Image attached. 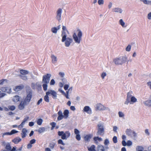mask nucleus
<instances>
[{
  "label": "nucleus",
  "instance_id": "nucleus-1",
  "mask_svg": "<svg viewBox=\"0 0 151 151\" xmlns=\"http://www.w3.org/2000/svg\"><path fill=\"white\" fill-rule=\"evenodd\" d=\"M32 94L31 91H29L27 93L26 98L21 101L18 105V107L19 109L22 110L24 109L25 106L29 104L32 98Z\"/></svg>",
  "mask_w": 151,
  "mask_h": 151
},
{
  "label": "nucleus",
  "instance_id": "nucleus-2",
  "mask_svg": "<svg viewBox=\"0 0 151 151\" xmlns=\"http://www.w3.org/2000/svg\"><path fill=\"white\" fill-rule=\"evenodd\" d=\"M76 32L77 35L76 33H74L73 35V37L75 42L76 43L79 44L81 40L82 33L81 30L79 29H77Z\"/></svg>",
  "mask_w": 151,
  "mask_h": 151
},
{
  "label": "nucleus",
  "instance_id": "nucleus-3",
  "mask_svg": "<svg viewBox=\"0 0 151 151\" xmlns=\"http://www.w3.org/2000/svg\"><path fill=\"white\" fill-rule=\"evenodd\" d=\"M63 115L62 111L59 110L58 112V116L57 118V120L60 121L62 120L63 118L65 119H67L69 116V111L67 109L65 110L63 112Z\"/></svg>",
  "mask_w": 151,
  "mask_h": 151
},
{
  "label": "nucleus",
  "instance_id": "nucleus-4",
  "mask_svg": "<svg viewBox=\"0 0 151 151\" xmlns=\"http://www.w3.org/2000/svg\"><path fill=\"white\" fill-rule=\"evenodd\" d=\"M58 134L59 136H61V138L63 139H65L69 137L70 135L69 131H66L64 133L63 131H58Z\"/></svg>",
  "mask_w": 151,
  "mask_h": 151
},
{
  "label": "nucleus",
  "instance_id": "nucleus-5",
  "mask_svg": "<svg viewBox=\"0 0 151 151\" xmlns=\"http://www.w3.org/2000/svg\"><path fill=\"white\" fill-rule=\"evenodd\" d=\"M98 129L97 133L98 135L103 136L104 134V130L103 126L101 124L98 125Z\"/></svg>",
  "mask_w": 151,
  "mask_h": 151
},
{
  "label": "nucleus",
  "instance_id": "nucleus-6",
  "mask_svg": "<svg viewBox=\"0 0 151 151\" xmlns=\"http://www.w3.org/2000/svg\"><path fill=\"white\" fill-rule=\"evenodd\" d=\"M51 76V74H47L46 75H44L42 77V82L44 83H48Z\"/></svg>",
  "mask_w": 151,
  "mask_h": 151
},
{
  "label": "nucleus",
  "instance_id": "nucleus-7",
  "mask_svg": "<svg viewBox=\"0 0 151 151\" xmlns=\"http://www.w3.org/2000/svg\"><path fill=\"white\" fill-rule=\"evenodd\" d=\"M132 91H130L127 93L126 100L124 103L125 104L127 105L129 103L131 104L130 102V99L132 97Z\"/></svg>",
  "mask_w": 151,
  "mask_h": 151
},
{
  "label": "nucleus",
  "instance_id": "nucleus-8",
  "mask_svg": "<svg viewBox=\"0 0 151 151\" xmlns=\"http://www.w3.org/2000/svg\"><path fill=\"white\" fill-rule=\"evenodd\" d=\"M95 109L96 110H104L106 109V108L101 103H99L96 105Z\"/></svg>",
  "mask_w": 151,
  "mask_h": 151
},
{
  "label": "nucleus",
  "instance_id": "nucleus-9",
  "mask_svg": "<svg viewBox=\"0 0 151 151\" xmlns=\"http://www.w3.org/2000/svg\"><path fill=\"white\" fill-rule=\"evenodd\" d=\"M0 90L3 92L10 93L11 92V89L9 87H3L0 88Z\"/></svg>",
  "mask_w": 151,
  "mask_h": 151
},
{
  "label": "nucleus",
  "instance_id": "nucleus-10",
  "mask_svg": "<svg viewBox=\"0 0 151 151\" xmlns=\"http://www.w3.org/2000/svg\"><path fill=\"white\" fill-rule=\"evenodd\" d=\"M62 12V9L61 8L59 9L57 12V15L56 17L57 19L59 21H60L61 20Z\"/></svg>",
  "mask_w": 151,
  "mask_h": 151
},
{
  "label": "nucleus",
  "instance_id": "nucleus-11",
  "mask_svg": "<svg viewBox=\"0 0 151 151\" xmlns=\"http://www.w3.org/2000/svg\"><path fill=\"white\" fill-rule=\"evenodd\" d=\"M65 41V45L66 47H69L70 43L72 42L73 40L72 38L69 37L66 38Z\"/></svg>",
  "mask_w": 151,
  "mask_h": 151
},
{
  "label": "nucleus",
  "instance_id": "nucleus-12",
  "mask_svg": "<svg viewBox=\"0 0 151 151\" xmlns=\"http://www.w3.org/2000/svg\"><path fill=\"white\" fill-rule=\"evenodd\" d=\"M24 88V86L23 85H20L19 86H16L13 88V90L15 91L18 92L21 91Z\"/></svg>",
  "mask_w": 151,
  "mask_h": 151
},
{
  "label": "nucleus",
  "instance_id": "nucleus-13",
  "mask_svg": "<svg viewBox=\"0 0 151 151\" xmlns=\"http://www.w3.org/2000/svg\"><path fill=\"white\" fill-rule=\"evenodd\" d=\"M126 134L128 136H131L133 134H134V136L136 135V133L134 131L130 129H127L126 130Z\"/></svg>",
  "mask_w": 151,
  "mask_h": 151
},
{
  "label": "nucleus",
  "instance_id": "nucleus-14",
  "mask_svg": "<svg viewBox=\"0 0 151 151\" xmlns=\"http://www.w3.org/2000/svg\"><path fill=\"white\" fill-rule=\"evenodd\" d=\"M92 136V135L91 134H86L84 136L83 138L86 142H88L90 141V139Z\"/></svg>",
  "mask_w": 151,
  "mask_h": 151
},
{
  "label": "nucleus",
  "instance_id": "nucleus-15",
  "mask_svg": "<svg viewBox=\"0 0 151 151\" xmlns=\"http://www.w3.org/2000/svg\"><path fill=\"white\" fill-rule=\"evenodd\" d=\"M113 61L115 63L116 65H120L122 63V60L119 58H116L113 60Z\"/></svg>",
  "mask_w": 151,
  "mask_h": 151
},
{
  "label": "nucleus",
  "instance_id": "nucleus-16",
  "mask_svg": "<svg viewBox=\"0 0 151 151\" xmlns=\"http://www.w3.org/2000/svg\"><path fill=\"white\" fill-rule=\"evenodd\" d=\"M84 111L86 112L88 114H91V110L89 106H86L84 107L83 109Z\"/></svg>",
  "mask_w": 151,
  "mask_h": 151
},
{
  "label": "nucleus",
  "instance_id": "nucleus-17",
  "mask_svg": "<svg viewBox=\"0 0 151 151\" xmlns=\"http://www.w3.org/2000/svg\"><path fill=\"white\" fill-rule=\"evenodd\" d=\"M27 132V130L26 129L24 128L22 129V132L21 133L22 138H24L26 137Z\"/></svg>",
  "mask_w": 151,
  "mask_h": 151
},
{
  "label": "nucleus",
  "instance_id": "nucleus-18",
  "mask_svg": "<svg viewBox=\"0 0 151 151\" xmlns=\"http://www.w3.org/2000/svg\"><path fill=\"white\" fill-rule=\"evenodd\" d=\"M51 58L52 59V62L55 64L57 63V57L54 55H52L51 56Z\"/></svg>",
  "mask_w": 151,
  "mask_h": 151
},
{
  "label": "nucleus",
  "instance_id": "nucleus-19",
  "mask_svg": "<svg viewBox=\"0 0 151 151\" xmlns=\"http://www.w3.org/2000/svg\"><path fill=\"white\" fill-rule=\"evenodd\" d=\"M20 97L17 95H16L13 97L12 100L15 103H17L19 101Z\"/></svg>",
  "mask_w": 151,
  "mask_h": 151
},
{
  "label": "nucleus",
  "instance_id": "nucleus-20",
  "mask_svg": "<svg viewBox=\"0 0 151 151\" xmlns=\"http://www.w3.org/2000/svg\"><path fill=\"white\" fill-rule=\"evenodd\" d=\"M18 132V131L15 130V129L12 130L10 132H5L3 134V135H11L15 133H17Z\"/></svg>",
  "mask_w": 151,
  "mask_h": 151
},
{
  "label": "nucleus",
  "instance_id": "nucleus-21",
  "mask_svg": "<svg viewBox=\"0 0 151 151\" xmlns=\"http://www.w3.org/2000/svg\"><path fill=\"white\" fill-rule=\"evenodd\" d=\"M21 141V139L19 137H18L15 138L12 140V142L15 144H18L19 142Z\"/></svg>",
  "mask_w": 151,
  "mask_h": 151
},
{
  "label": "nucleus",
  "instance_id": "nucleus-22",
  "mask_svg": "<svg viewBox=\"0 0 151 151\" xmlns=\"http://www.w3.org/2000/svg\"><path fill=\"white\" fill-rule=\"evenodd\" d=\"M46 94V95L44 96V99L46 102H49V99L48 95L50 94L49 91L47 92Z\"/></svg>",
  "mask_w": 151,
  "mask_h": 151
},
{
  "label": "nucleus",
  "instance_id": "nucleus-23",
  "mask_svg": "<svg viewBox=\"0 0 151 151\" xmlns=\"http://www.w3.org/2000/svg\"><path fill=\"white\" fill-rule=\"evenodd\" d=\"M62 35L63 36L62 39V42H63L65 41L66 38V35L64 31H62Z\"/></svg>",
  "mask_w": 151,
  "mask_h": 151
},
{
  "label": "nucleus",
  "instance_id": "nucleus-24",
  "mask_svg": "<svg viewBox=\"0 0 151 151\" xmlns=\"http://www.w3.org/2000/svg\"><path fill=\"white\" fill-rule=\"evenodd\" d=\"M20 73L22 75H25L29 73V72L28 71L23 69L20 70Z\"/></svg>",
  "mask_w": 151,
  "mask_h": 151
},
{
  "label": "nucleus",
  "instance_id": "nucleus-25",
  "mask_svg": "<svg viewBox=\"0 0 151 151\" xmlns=\"http://www.w3.org/2000/svg\"><path fill=\"white\" fill-rule=\"evenodd\" d=\"M49 93L52 96V97L53 99H55L57 97V93L55 91L51 90Z\"/></svg>",
  "mask_w": 151,
  "mask_h": 151
},
{
  "label": "nucleus",
  "instance_id": "nucleus-26",
  "mask_svg": "<svg viewBox=\"0 0 151 151\" xmlns=\"http://www.w3.org/2000/svg\"><path fill=\"white\" fill-rule=\"evenodd\" d=\"M98 151H105V149L104 147L101 145H100L97 147Z\"/></svg>",
  "mask_w": 151,
  "mask_h": 151
},
{
  "label": "nucleus",
  "instance_id": "nucleus-27",
  "mask_svg": "<svg viewBox=\"0 0 151 151\" xmlns=\"http://www.w3.org/2000/svg\"><path fill=\"white\" fill-rule=\"evenodd\" d=\"M145 104L147 106L151 107V100L146 101L144 102Z\"/></svg>",
  "mask_w": 151,
  "mask_h": 151
},
{
  "label": "nucleus",
  "instance_id": "nucleus-28",
  "mask_svg": "<svg viewBox=\"0 0 151 151\" xmlns=\"http://www.w3.org/2000/svg\"><path fill=\"white\" fill-rule=\"evenodd\" d=\"M113 11L115 12H119L121 13L122 11V9L119 8H115L113 9Z\"/></svg>",
  "mask_w": 151,
  "mask_h": 151
},
{
  "label": "nucleus",
  "instance_id": "nucleus-29",
  "mask_svg": "<svg viewBox=\"0 0 151 151\" xmlns=\"http://www.w3.org/2000/svg\"><path fill=\"white\" fill-rule=\"evenodd\" d=\"M45 128L44 127H41L39 128L38 130V132L39 133L43 132L45 131Z\"/></svg>",
  "mask_w": 151,
  "mask_h": 151
},
{
  "label": "nucleus",
  "instance_id": "nucleus-30",
  "mask_svg": "<svg viewBox=\"0 0 151 151\" xmlns=\"http://www.w3.org/2000/svg\"><path fill=\"white\" fill-rule=\"evenodd\" d=\"M95 148V145H93L91 146L90 148L88 149L89 151H96Z\"/></svg>",
  "mask_w": 151,
  "mask_h": 151
},
{
  "label": "nucleus",
  "instance_id": "nucleus-31",
  "mask_svg": "<svg viewBox=\"0 0 151 151\" xmlns=\"http://www.w3.org/2000/svg\"><path fill=\"white\" fill-rule=\"evenodd\" d=\"M6 149L8 151H10L11 149V147L9 143L6 144L5 147Z\"/></svg>",
  "mask_w": 151,
  "mask_h": 151
},
{
  "label": "nucleus",
  "instance_id": "nucleus-32",
  "mask_svg": "<svg viewBox=\"0 0 151 151\" xmlns=\"http://www.w3.org/2000/svg\"><path fill=\"white\" fill-rule=\"evenodd\" d=\"M130 99L131 101L130 102L135 103L137 101V99L134 96H132L130 98Z\"/></svg>",
  "mask_w": 151,
  "mask_h": 151
},
{
  "label": "nucleus",
  "instance_id": "nucleus-33",
  "mask_svg": "<svg viewBox=\"0 0 151 151\" xmlns=\"http://www.w3.org/2000/svg\"><path fill=\"white\" fill-rule=\"evenodd\" d=\"M55 145V142H52L50 143L49 147L51 149H53Z\"/></svg>",
  "mask_w": 151,
  "mask_h": 151
},
{
  "label": "nucleus",
  "instance_id": "nucleus-34",
  "mask_svg": "<svg viewBox=\"0 0 151 151\" xmlns=\"http://www.w3.org/2000/svg\"><path fill=\"white\" fill-rule=\"evenodd\" d=\"M56 124L55 122H52L50 123V125L52 126L51 129L52 130L54 129V127H55Z\"/></svg>",
  "mask_w": 151,
  "mask_h": 151
},
{
  "label": "nucleus",
  "instance_id": "nucleus-35",
  "mask_svg": "<svg viewBox=\"0 0 151 151\" xmlns=\"http://www.w3.org/2000/svg\"><path fill=\"white\" fill-rule=\"evenodd\" d=\"M93 139L95 141H100L102 140V138L101 137H94Z\"/></svg>",
  "mask_w": 151,
  "mask_h": 151
},
{
  "label": "nucleus",
  "instance_id": "nucleus-36",
  "mask_svg": "<svg viewBox=\"0 0 151 151\" xmlns=\"http://www.w3.org/2000/svg\"><path fill=\"white\" fill-rule=\"evenodd\" d=\"M8 107L9 110H10L11 111H14L16 109L15 106L14 105L9 106Z\"/></svg>",
  "mask_w": 151,
  "mask_h": 151
},
{
  "label": "nucleus",
  "instance_id": "nucleus-37",
  "mask_svg": "<svg viewBox=\"0 0 151 151\" xmlns=\"http://www.w3.org/2000/svg\"><path fill=\"white\" fill-rule=\"evenodd\" d=\"M36 86L41 87V86L38 83H36V84H32V88L33 89H35Z\"/></svg>",
  "mask_w": 151,
  "mask_h": 151
},
{
  "label": "nucleus",
  "instance_id": "nucleus-38",
  "mask_svg": "<svg viewBox=\"0 0 151 151\" xmlns=\"http://www.w3.org/2000/svg\"><path fill=\"white\" fill-rule=\"evenodd\" d=\"M47 84L48 83H44V84L42 85V86L43 88V90L45 91H46L47 90Z\"/></svg>",
  "mask_w": 151,
  "mask_h": 151
},
{
  "label": "nucleus",
  "instance_id": "nucleus-39",
  "mask_svg": "<svg viewBox=\"0 0 151 151\" xmlns=\"http://www.w3.org/2000/svg\"><path fill=\"white\" fill-rule=\"evenodd\" d=\"M43 120L41 119H38L37 123L39 125H41L42 123Z\"/></svg>",
  "mask_w": 151,
  "mask_h": 151
},
{
  "label": "nucleus",
  "instance_id": "nucleus-40",
  "mask_svg": "<svg viewBox=\"0 0 151 151\" xmlns=\"http://www.w3.org/2000/svg\"><path fill=\"white\" fill-rule=\"evenodd\" d=\"M58 29L55 27H53L51 29L52 32L54 33H57Z\"/></svg>",
  "mask_w": 151,
  "mask_h": 151
},
{
  "label": "nucleus",
  "instance_id": "nucleus-41",
  "mask_svg": "<svg viewBox=\"0 0 151 151\" xmlns=\"http://www.w3.org/2000/svg\"><path fill=\"white\" fill-rule=\"evenodd\" d=\"M119 23L123 27H124L125 24L124 22L123 21L122 19H120L119 20Z\"/></svg>",
  "mask_w": 151,
  "mask_h": 151
},
{
  "label": "nucleus",
  "instance_id": "nucleus-42",
  "mask_svg": "<svg viewBox=\"0 0 151 151\" xmlns=\"http://www.w3.org/2000/svg\"><path fill=\"white\" fill-rule=\"evenodd\" d=\"M58 144H61L63 145H65V144L63 143V141L61 139H60L58 141Z\"/></svg>",
  "mask_w": 151,
  "mask_h": 151
},
{
  "label": "nucleus",
  "instance_id": "nucleus-43",
  "mask_svg": "<svg viewBox=\"0 0 151 151\" xmlns=\"http://www.w3.org/2000/svg\"><path fill=\"white\" fill-rule=\"evenodd\" d=\"M113 141L114 143H116L117 142V138L116 136H114L113 138Z\"/></svg>",
  "mask_w": 151,
  "mask_h": 151
},
{
  "label": "nucleus",
  "instance_id": "nucleus-44",
  "mask_svg": "<svg viewBox=\"0 0 151 151\" xmlns=\"http://www.w3.org/2000/svg\"><path fill=\"white\" fill-rule=\"evenodd\" d=\"M21 78L23 80H26L27 79V77L24 75H20Z\"/></svg>",
  "mask_w": 151,
  "mask_h": 151
},
{
  "label": "nucleus",
  "instance_id": "nucleus-45",
  "mask_svg": "<svg viewBox=\"0 0 151 151\" xmlns=\"http://www.w3.org/2000/svg\"><path fill=\"white\" fill-rule=\"evenodd\" d=\"M76 138L77 140L79 141L81 140V137L79 134H77L76 136Z\"/></svg>",
  "mask_w": 151,
  "mask_h": 151
},
{
  "label": "nucleus",
  "instance_id": "nucleus-46",
  "mask_svg": "<svg viewBox=\"0 0 151 151\" xmlns=\"http://www.w3.org/2000/svg\"><path fill=\"white\" fill-rule=\"evenodd\" d=\"M119 116L120 117H122L124 116V114L121 111H119L118 113Z\"/></svg>",
  "mask_w": 151,
  "mask_h": 151
},
{
  "label": "nucleus",
  "instance_id": "nucleus-47",
  "mask_svg": "<svg viewBox=\"0 0 151 151\" xmlns=\"http://www.w3.org/2000/svg\"><path fill=\"white\" fill-rule=\"evenodd\" d=\"M64 96L66 97V98L67 99H69V97L68 96V91H67L66 92V93H64V94H63Z\"/></svg>",
  "mask_w": 151,
  "mask_h": 151
},
{
  "label": "nucleus",
  "instance_id": "nucleus-48",
  "mask_svg": "<svg viewBox=\"0 0 151 151\" xmlns=\"http://www.w3.org/2000/svg\"><path fill=\"white\" fill-rule=\"evenodd\" d=\"M3 109L6 111H8L9 110L8 108H7V107H4V109H3L2 108L0 107V111H2Z\"/></svg>",
  "mask_w": 151,
  "mask_h": 151
},
{
  "label": "nucleus",
  "instance_id": "nucleus-49",
  "mask_svg": "<svg viewBox=\"0 0 151 151\" xmlns=\"http://www.w3.org/2000/svg\"><path fill=\"white\" fill-rule=\"evenodd\" d=\"M141 1H142L144 4H149V1L147 0H140Z\"/></svg>",
  "mask_w": 151,
  "mask_h": 151
},
{
  "label": "nucleus",
  "instance_id": "nucleus-50",
  "mask_svg": "<svg viewBox=\"0 0 151 151\" xmlns=\"http://www.w3.org/2000/svg\"><path fill=\"white\" fill-rule=\"evenodd\" d=\"M98 3L99 5L103 4L104 3V1L103 0H99Z\"/></svg>",
  "mask_w": 151,
  "mask_h": 151
},
{
  "label": "nucleus",
  "instance_id": "nucleus-51",
  "mask_svg": "<svg viewBox=\"0 0 151 151\" xmlns=\"http://www.w3.org/2000/svg\"><path fill=\"white\" fill-rule=\"evenodd\" d=\"M131 48V45H128L126 48V50L127 51H130Z\"/></svg>",
  "mask_w": 151,
  "mask_h": 151
},
{
  "label": "nucleus",
  "instance_id": "nucleus-52",
  "mask_svg": "<svg viewBox=\"0 0 151 151\" xmlns=\"http://www.w3.org/2000/svg\"><path fill=\"white\" fill-rule=\"evenodd\" d=\"M127 145L128 146H130L132 145V142L128 140L127 142Z\"/></svg>",
  "mask_w": 151,
  "mask_h": 151
},
{
  "label": "nucleus",
  "instance_id": "nucleus-53",
  "mask_svg": "<svg viewBox=\"0 0 151 151\" xmlns=\"http://www.w3.org/2000/svg\"><path fill=\"white\" fill-rule=\"evenodd\" d=\"M55 82L54 80V79H52L51 80V81H50V84L51 85H54V84H55Z\"/></svg>",
  "mask_w": 151,
  "mask_h": 151
},
{
  "label": "nucleus",
  "instance_id": "nucleus-54",
  "mask_svg": "<svg viewBox=\"0 0 151 151\" xmlns=\"http://www.w3.org/2000/svg\"><path fill=\"white\" fill-rule=\"evenodd\" d=\"M80 132L78 130L76 129H74V133L75 134H79Z\"/></svg>",
  "mask_w": 151,
  "mask_h": 151
},
{
  "label": "nucleus",
  "instance_id": "nucleus-55",
  "mask_svg": "<svg viewBox=\"0 0 151 151\" xmlns=\"http://www.w3.org/2000/svg\"><path fill=\"white\" fill-rule=\"evenodd\" d=\"M35 142L36 140L35 139H33L30 141L29 143L32 145V144L35 143Z\"/></svg>",
  "mask_w": 151,
  "mask_h": 151
},
{
  "label": "nucleus",
  "instance_id": "nucleus-56",
  "mask_svg": "<svg viewBox=\"0 0 151 151\" xmlns=\"http://www.w3.org/2000/svg\"><path fill=\"white\" fill-rule=\"evenodd\" d=\"M106 73L105 72H103L102 73L101 75V77L102 79H104V77L106 76Z\"/></svg>",
  "mask_w": 151,
  "mask_h": 151
},
{
  "label": "nucleus",
  "instance_id": "nucleus-57",
  "mask_svg": "<svg viewBox=\"0 0 151 151\" xmlns=\"http://www.w3.org/2000/svg\"><path fill=\"white\" fill-rule=\"evenodd\" d=\"M122 144L123 146H125L127 145V143L125 140H123L122 142Z\"/></svg>",
  "mask_w": 151,
  "mask_h": 151
},
{
  "label": "nucleus",
  "instance_id": "nucleus-58",
  "mask_svg": "<svg viewBox=\"0 0 151 151\" xmlns=\"http://www.w3.org/2000/svg\"><path fill=\"white\" fill-rule=\"evenodd\" d=\"M69 87L68 85L67 84H65L64 85V88L65 90H67Z\"/></svg>",
  "mask_w": 151,
  "mask_h": 151
},
{
  "label": "nucleus",
  "instance_id": "nucleus-59",
  "mask_svg": "<svg viewBox=\"0 0 151 151\" xmlns=\"http://www.w3.org/2000/svg\"><path fill=\"white\" fill-rule=\"evenodd\" d=\"M5 95H6L5 93H1V92L0 91V98L4 97Z\"/></svg>",
  "mask_w": 151,
  "mask_h": 151
},
{
  "label": "nucleus",
  "instance_id": "nucleus-60",
  "mask_svg": "<svg viewBox=\"0 0 151 151\" xmlns=\"http://www.w3.org/2000/svg\"><path fill=\"white\" fill-rule=\"evenodd\" d=\"M42 98L40 99L38 101L37 104L39 105L42 101Z\"/></svg>",
  "mask_w": 151,
  "mask_h": 151
},
{
  "label": "nucleus",
  "instance_id": "nucleus-61",
  "mask_svg": "<svg viewBox=\"0 0 151 151\" xmlns=\"http://www.w3.org/2000/svg\"><path fill=\"white\" fill-rule=\"evenodd\" d=\"M29 119V117L27 116V117L25 118L23 120V122H24L25 123V122L27 121V120L28 119Z\"/></svg>",
  "mask_w": 151,
  "mask_h": 151
},
{
  "label": "nucleus",
  "instance_id": "nucleus-62",
  "mask_svg": "<svg viewBox=\"0 0 151 151\" xmlns=\"http://www.w3.org/2000/svg\"><path fill=\"white\" fill-rule=\"evenodd\" d=\"M6 79H1L0 80V84H2L4 81H6Z\"/></svg>",
  "mask_w": 151,
  "mask_h": 151
},
{
  "label": "nucleus",
  "instance_id": "nucleus-63",
  "mask_svg": "<svg viewBox=\"0 0 151 151\" xmlns=\"http://www.w3.org/2000/svg\"><path fill=\"white\" fill-rule=\"evenodd\" d=\"M109 143V141L108 139H105L104 142V144L105 145H106Z\"/></svg>",
  "mask_w": 151,
  "mask_h": 151
},
{
  "label": "nucleus",
  "instance_id": "nucleus-64",
  "mask_svg": "<svg viewBox=\"0 0 151 151\" xmlns=\"http://www.w3.org/2000/svg\"><path fill=\"white\" fill-rule=\"evenodd\" d=\"M147 17L148 19H151V12L149 13L147 15Z\"/></svg>",
  "mask_w": 151,
  "mask_h": 151
}]
</instances>
